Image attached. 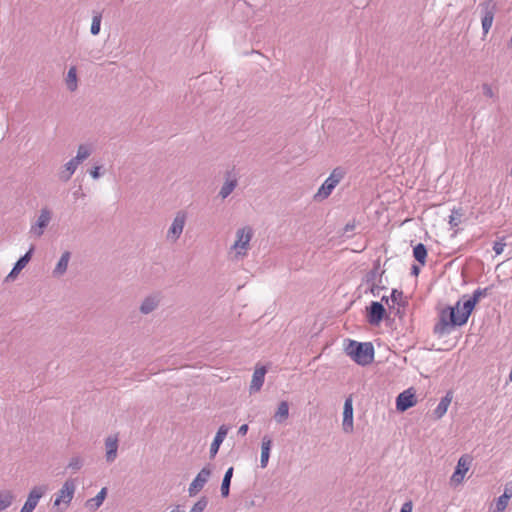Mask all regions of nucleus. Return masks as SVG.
Here are the masks:
<instances>
[{
	"label": "nucleus",
	"mask_w": 512,
	"mask_h": 512,
	"mask_svg": "<svg viewBox=\"0 0 512 512\" xmlns=\"http://www.w3.org/2000/svg\"><path fill=\"white\" fill-rule=\"evenodd\" d=\"M466 311V301L459 300L455 306H448L441 310L439 321L434 326V333L443 336L449 334L455 326H462L467 323L471 313Z\"/></svg>",
	"instance_id": "1"
},
{
	"label": "nucleus",
	"mask_w": 512,
	"mask_h": 512,
	"mask_svg": "<svg viewBox=\"0 0 512 512\" xmlns=\"http://www.w3.org/2000/svg\"><path fill=\"white\" fill-rule=\"evenodd\" d=\"M344 351L353 361L361 366L370 364L374 359V348L369 342L361 343L355 340H347Z\"/></svg>",
	"instance_id": "2"
},
{
	"label": "nucleus",
	"mask_w": 512,
	"mask_h": 512,
	"mask_svg": "<svg viewBox=\"0 0 512 512\" xmlns=\"http://www.w3.org/2000/svg\"><path fill=\"white\" fill-rule=\"evenodd\" d=\"M254 231L250 226L238 228L235 232V241L231 245L229 253L232 254L233 260H241L248 255L251 248L250 242L253 238Z\"/></svg>",
	"instance_id": "3"
},
{
	"label": "nucleus",
	"mask_w": 512,
	"mask_h": 512,
	"mask_svg": "<svg viewBox=\"0 0 512 512\" xmlns=\"http://www.w3.org/2000/svg\"><path fill=\"white\" fill-rule=\"evenodd\" d=\"M76 491V484L73 479L66 480L60 490L56 493L53 506L57 512H64L70 505Z\"/></svg>",
	"instance_id": "4"
},
{
	"label": "nucleus",
	"mask_w": 512,
	"mask_h": 512,
	"mask_svg": "<svg viewBox=\"0 0 512 512\" xmlns=\"http://www.w3.org/2000/svg\"><path fill=\"white\" fill-rule=\"evenodd\" d=\"M345 171L337 167L335 168L329 177L324 181V183L320 186L317 193L314 196L315 200L322 201L328 198L335 187L340 183V181L344 178Z\"/></svg>",
	"instance_id": "5"
},
{
	"label": "nucleus",
	"mask_w": 512,
	"mask_h": 512,
	"mask_svg": "<svg viewBox=\"0 0 512 512\" xmlns=\"http://www.w3.org/2000/svg\"><path fill=\"white\" fill-rule=\"evenodd\" d=\"M186 222L187 213L183 210H179L178 212H176L172 220V223L166 233L167 242L174 244L180 239Z\"/></svg>",
	"instance_id": "6"
},
{
	"label": "nucleus",
	"mask_w": 512,
	"mask_h": 512,
	"mask_svg": "<svg viewBox=\"0 0 512 512\" xmlns=\"http://www.w3.org/2000/svg\"><path fill=\"white\" fill-rule=\"evenodd\" d=\"M478 9L481 15L483 33L486 35L492 27L497 4L494 0H486L478 5Z\"/></svg>",
	"instance_id": "7"
},
{
	"label": "nucleus",
	"mask_w": 512,
	"mask_h": 512,
	"mask_svg": "<svg viewBox=\"0 0 512 512\" xmlns=\"http://www.w3.org/2000/svg\"><path fill=\"white\" fill-rule=\"evenodd\" d=\"M52 219V212L48 207L41 208L37 220L31 225L29 233L40 238Z\"/></svg>",
	"instance_id": "8"
},
{
	"label": "nucleus",
	"mask_w": 512,
	"mask_h": 512,
	"mask_svg": "<svg viewBox=\"0 0 512 512\" xmlns=\"http://www.w3.org/2000/svg\"><path fill=\"white\" fill-rule=\"evenodd\" d=\"M48 488L46 485H38L34 486L28 497L21 508L20 512H33L36 506L38 505L39 500L46 494Z\"/></svg>",
	"instance_id": "9"
},
{
	"label": "nucleus",
	"mask_w": 512,
	"mask_h": 512,
	"mask_svg": "<svg viewBox=\"0 0 512 512\" xmlns=\"http://www.w3.org/2000/svg\"><path fill=\"white\" fill-rule=\"evenodd\" d=\"M210 476L211 469L209 467H203L189 485V496H195L199 491H201L208 482Z\"/></svg>",
	"instance_id": "10"
},
{
	"label": "nucleus",
	"mask_w": 512,
	"mask_h": 512,
	"mask_svg": "<svg viewBox=\"0 0 512 512\" xmlns=\"http://www.w3.org/2000/svg\"><path fill=\"white\" fill-rule=\"evenodd\" d=\"M417 399L415 393L411 389L401 392L396 399V409L400 412H404L409 408L415 406Z\"/></svg>",
	"instance_id": "11"
},
{
	"label": "nucleus",
	"mask_w": 512,
	"mask_h": 512,
	"mask_svg": "<svg viewBox=\"0 0 512 512\" xmlns=\"http://www.w3.org/2000/svg\"><path fill=\"white\" fill-rule=\"evenodd\" d=\"M342 429L345 433H352L354 430L353 402L351 397L346 398L344 402Z\"/></svg>",
	"instance_id": "12"
},
{
	"label": "nucleus",
	"mask_w": 512,
	"mask_h": 512,
	"mask_svg": "<svg viewBox=\"0 0 512 512\" xmlns=\"http://www.w3.org/2000/svg\"><path fill=\"white\" fill-rule=\"evenodd\" d=\"M119 438L117 434L109 435L105 438V458L108 463L116 460L118 455Z\"/></svg>",
	"instance_id": "13"
},
{
	"label": "nucleus",
	"mask_w": 512,
	"mask_h": 512,
	"mask_svg": "<svg viewBox=\"0 0 512 512\" xmlns=\"http://www.w3.org/2000/svg\"><path fill=\"white\" fill-rule=\"evenodd\" d=\"M470 460L466 456L460 457L457 462V466L455 468L454 473L451 476V484L459 485L463 482L465 474L469 470Z\"/></svg>",
	"instance_id": "14"
},
{
	"label": "nucleus",
	"mask_w": 512,
	"mask_h": 512,
	"mask_svg": "<svg viewBox=\"0 0 512 512\" xmlns=\"http://www.w3.org/2000/svg\"><path fill=\"white\" fill-rule=\"evenodd\" d=\"M160 302L161 295L159 293L150 294L142 300L139 311L143 315H148L158 308Z\"/></svg>",
	"instance_id": "15"
},
{
	"label": "nucleus",
	"mask_w": 512,
	"mask_h": 512,
	"mask_svg": "<svg viewBox=\"0 0 512 512\" xmlns=\"http://www.w3.org/2000/svg\"><path fill=\"white\" fill-rule=\"evenodd\" d=\"M385 312V308L380 302L373 301L368 309V322L378 325L383 320Z\"/></svg>",
	"instance_id": "16"
},
{
	"label": "nucleus",
	"mask_w": 512,
	"mask_h": 512,
	"mask_svg": "<svg viewBox=\"0 0 512 512\" xmlns=\"http://www.w3.org/2000/svg\"><path fill=\"white\" fill-rule=\"evenodd\" d=\"M266 373L267 368L265 366H256L250 383V393H255L261 390Z\"/></svg>",
	"instance_id": "17"
},
{
	"label": "nucleus",
	"mask_w": 512,
	"mask_h": 512,
	"mask_svg": "<svg viewBox=\"0 0 512 512\" xmlns=\"http://www.w3.org/2000/svg\"><path fill=\"white\" fill-rule=\"evenodd\" d=\"M33 251L34 247L32 246L30 247L28 252L15 263L14 267L6 277V281L14 280L17 277V275L26 267V265L31 260Z\"/></svg>",
	"instance_id": "18"
},
{
	"label": "nucleus",
	"mask_w": 512,
	"mask_h": 512,
	"mask_svg": "<svg viewBox=\"0 0 512 512\" xmlns=\"http://www.w3.org/2000/svg\"><path fill=\"white\" fill-rule=\"evenodd\" d=\"M79 165L80 164L78 162H75V160L71 158L58 172L59 180L62 182L69 181Z\"/></svg>",
	"instance_id": "19"
},
{
	"label": "nucleus",
	"mask_w": 512,
	"mask_h": 512,
	"mask_svg": "<svg viewBox=\"0 0 512 512\" xmlns=\"http://www.w3.org/2000/svg\"><path fill=\"white\" fill-rule=\"evenodd\" d=\"M227 433H228V427H226L225 425L220 426V428L218 429V431L214 437V440L210 446V457L211 458H214L216 456V454L218 453L219 447L222 444V442L224 441Z\"/></svg>",
	"instance_id": "20"
},
{
	"label": "nucleus",
	"mask_w": 512,
	"mask_h": 512,
	"mask_svg": "<svg viewBox=\"0 0 512 512\" xmlns=\"http://www.w3.org/2000/svg\"><path fill=\"white\" fill-rule=\"evenodd\" d=\"M70 258H71V253L69 251H65L62 253L60 259L58 260V262L52 272L54 277L59 278L66 273V271L68 269V264H69Z\"/></svg>",
	"instance_id": "21"
},
{
	"label": "nucleus",
	"mask_w": 512,
	"mask_h": 512,
	"mask_svg": "<svg viewBox=\"0 0 512 512\" xmlns=\"http://www.w3.org/2000/svg\"><path fill=\"white\" fill-rule=\"evenodd\" d=\"M489 288H478L476 289L472 296L468 299H465L466 301V311L468 313H471L475 307V305L480 301L481 298L486 297L488 295Z\"/></svg>",
	"instance_id": "22"
},
{
	"label": "nucleus",
	"mask_w": 512,
	"mask_h": 512,
	"mask_svg": "<svg viewBox=\"0 0 512 512\" xmlns=\"http://www.w3.org/2000/svg\"><path fill=\"white\" fill-rule=\"evenodd\" d=\"M272 447V440L268 436H264L262 438L261 442V456H260V466L261 468H266L269 457H270V451Z\"/></svg>",
	"instance_id": "23"
},
{
	"label": "nucleus",
	"mask_w": 512,
	"mask_h": 512,
	"mask_svg": "<svg viewBox=\"0 0 512 512\" xmlns=\"http://www.w3.org/2000/svg\"><path fill=\"white\" fill-rule=\"evenodd\" d=\"M453 395L452 392H447L446 395L440 400L439 404L434 410V416L436 419H441L447 412L449 405L451 404Z\"/></svg>",
	"instance_id": "24"
},
{
	"label": "nucleus",
	"mask_w": 512,
	"mask_h": 512,
	"mask_svg": "<svg viewBox=\"0 0 512 512\" xmlns=\"http://www.w3.org/2000/svg\"><path fill=\"white\" fill-rule=\"evenodd\" d=\"M65 84L67 89L70 92H75L78 88V76H77V68L75 66H71L65 77Z\"/></svg>",
	"instance_id": "25"
},
{
	"label": "nucleus",
	"mask_w": 512,
	"mask_h": 512,
	"mask_svg": "<svg viewBox=\"0 0 512 512\" xmlns=\"http://www.w3.org/2000/svg\"><path fill=\"white\" fill-rule=\"evenodd\" d=\"M384 271L380 270V265L377 263L373 269L366 274V283L374 288L375 283H381V278Z\"/></svg>",
	"instance_id": "26"
},
{
	"label": "nucleus",
	"mask_w": 512,
	"mask_h": 512,
	"mask_svg": "<svg viewBox=\"0 0 512 512\" xmlns=\"http://www.w3.org/2000/svg\"><path fill=\"white\" fill-rule=\"evenodd\" d=\"M289 417V404L287 401H281L278 404L277 410L274 413V420L281 424L285 422Z\"/></svg>",
	"instance_id": "27"
},
{
	"label": "nucleus",
	"mask_w": 512,
	"mask_h": 512,
	"mask_svg": "<svg viewBox=\"0 0 512 512\" xmlns=\"http://www.w3.org/2000/svg\"><path fill=\"white\" fill-rule=\"evenodd\" d=\"M107 496V488L106 487H103L99 492L98 494L87 500L86 502V507L91 509V510H96L98 509L104 502L105 498Z\"/></svg>",
	"instance_id": "28"
},
{
	"label": "nucleus",
	"mask_w": 512,
	"mask_h": 512,
	"mask_svg": "<svg viewBox=\"0 0 512 512\" xmlns=\"http://www.w3.org/2000/svg\"><path fill=\"white\" fill-rule=\"evenodd\" d=\"M237 184L236 178L227 177L219 191V197L226 199L237 187Z\"/></svg>",
	"instance_id": "29"
},
{
	"label": "nucleus",
	"mask_w": 512,
	"mask_h": 512,
	"mask_svg": "<svg viewBox=\"0 0 512 512\" xmlns=\"http://www.w3.org/2000/svg\"><path fill=\"white\" fill-rule=\"evenodd\" d=\"M92 152H93V149L90 145L80 144L77 148L76 156L73 157V159L75 160V162H78L79 164H81L83 161H85L87 158L90 157Z\"/></svg>",
	"instance_id": "30"
},
{
	"label": "nucleus",
	"mask_w": 512,
	"mask_h": 512,
	"mask_svg": "<svg viewBox=\"0 0 512 512\" xmlns=\"http://www.w3.org/2000/svg\"><path fill=\"white\" fill-rule=\"evenodd\" d=\"M15 499V495L10 490L0 491V511L10 507Z\"/></svg>",
	"instance_id": "31"
},
{
	"label": "nucleus",
	"mask_w": 512,
	"mask_h": 512,
	"mask_svg": "<svg viewBox=\"0 0 512 512\" xmlns=\"http://www.w3.org/2000/svg\"><path fill=\"white\" fill-rule=\"evenodd\" d=\"M233 467H230L227 469V471L224 474L222 484H221V495L222 497H228L230 492V483L233 476Z\"/></svg>",
	"instance_id": "32"
},
{
	"label": "nucleus",
	"mask_w": 512,
	"mask_h": 512,
	"mask_svg": "<svg viewBox=\"0 0 512 512\" xmlns=\"http://www.w3.org/2000/svg\"><path fill=\"white\" fill-rule=\"evenodd\" d=\"M101 22H102V12L93 11L92 22H91V26H90V33L93 36H97L100 33Z\"/></svg>",
	"instance_id": "33"
},
{
	"label": "nucleus",
	"mask_w": 512,
	"mask_h": 512,
	"mask_svg": "<svg viewBox=\"0 0 512 512\" xmlns=\"http://www.w3.org/2000/svg\"><path fill=\"white\" fill-rule=\"evenodd\" d=\"M413 256L421 265H425L427 258V249L425 245L418 243L413 249Z\"/></svg>",
	"instance_id": "34"
},
{
	"label": "nucleus",
	"mask_w": 512,
	"mask_h": 512,
	"mask_svg": "<svg viewBox=\"0 0 512 512\" xmlns=\"http://www.w3.org/2000/svg\"><path fill=\"white\" fill-rule=\"evenodd\" d=\"M464 216L463 210L461 208L459 209H453L451 212V215L449 217V224L452 228L458 227L461 222L462 218Z\"/></svg>",
	"instance_id": "35"
},
{
	"label": "nucleus",
	"mask_w": 512,
	"mask_h": 512,
	"mask_svg": "<svg viewBox=\"0 0 512 512\" xmlns=\"http://www.w3.org/2000/svg\"><path fill=\"white\" fill-rule=\"evenodd\" d=\"M510 497L511 494H508L507 491H505L504 494L497 499L496 509L494 512H503L508 505Z\"/></svg>",
	"instance_id": "36"
},
{
	"label": "nucleus",
	"mask_w": 512,
	"mask_h": 512,
	"mask_svg": "<svg viewBox=\"0 0 512 512\" xmlns=\"http://www.w3.org/2000/svg\"><path fill=\"white\" fill-rule=\"evenodd\" d=\"M84 464V460L80 456H73L67 465V468L72 470L73 472L79 471Z\"/></svg>",
	"instance_id": "37"
},
{
	"label": "nucleus",
	"mask_w": 512,
	"mask_h": 512,
	"mask_svg": "<svg viewBox=\"0 0 512 512\" xmlns=\"http://www.w3.org/2000/svg\"><path fill=\"white\" fill-rule=\"evenodd\" d=\"M208 500L206 497H201L192 507L190 512H203L207 507Z\"/></svg>",
	"instance_id": "38"
},
{
	"label": "nucleus",
	"mask_w": 512,
	"mask_h": 512,
	"mask_svg": "<svg viewBox=\"0 0 512 512\" xmlns=\"http://www.w3.org/2000/svg\"><path fill=\"white\" fill-rule=\"evenodd\" d=\"M482 93L487 98H494L495 97V93H494L491 85H489L487 83H484L482 85Z\"/></svg>",
	"instance_id": "39"
},
{
	"label": "nucleus",
	"mask_w": 512,
	"mask_h": 512,
	"mask_svg": "<svg viewBox=\"0 0 512 512\" xmlns=\"http://www.w3.org/2000/svg\"><path fill=\"white\" fill-rule=\"evenodd\" d=\"M505 246H506V244L502 240L495 242L493 245V250H494L495 254L496 255L502 254Z\"/></svg>",
	"instance_id": "40"
},
{
	"label": "nucleus",
	"mask_w": 512,
	"mask_h": 512,
	"mask_svg": "<svg viewBox=\"0 0 512 512\" xmlns=\"http://www.w3.org/2000/svg\"><path fill=\"white\" fill-rule=\"evenodd\" d=\"M101 166H94L89 170V175L94 179L97 180L101 177Z\"/></svg>",
	"instance_id": "41"
},
{
	"label": "nucleus",
	"mask_w": 512,
	"mask_h": 512,
	"mask_svg": "<svg viewBox=\"0 0 512 512\" xmlns=\"http://www.w3.org/2000/svg\"><path fill=\"white\" fill-rule=\"evenodd\" d=\"M403 293L401 291H398L397 289H393L391 293V300L394 303L399 304V301L402 299Z\"/></svg>",
	"instance_id": "42"
},
{
	"label": "nucleus",
	"mask_w": 512,
	"mask_h": 512,
	"mask_svg": "<svg viewBox=\"0 0 512 512\" xmlns=\"http://www.w3.org/2000/svg\"><path fill=\"white\" fill-rule=\"evenodd\" d=\"M413 509V503L412 501H407L403 503L401 506L400 512H412Z\"/></svg>",
	"instance_id": "43"
},
{
	"label": "nucleus",
	"mask_w": 512,
	"mask_h": 512,
	"mask_svg": "<svg viewBox=\"0 0 512 512\" xmlns=\"http://www.w3.org/2000/svg\"><path fill=\"white\" fill-rule=\"evenodd\" d=\"M370 287V290H371V293L373 295H378L379 294V291L380 289H382L383 287L380 286V283H375V286L374 288H372V286H369Z\"/></svg>",
	"instance_id": "44"
},
{
	"label": "nucleus",
	"mask_w": 512,
	"mask_h": 512,
	"mask_svg": "<svg viewBox=\"0 0 512 512\" xmlns=\"http://www.w3.org/2000/svg\"><path fill=\"white\" fill-rule=\"evenodd\" d=\"M247 432H248V425H247V424H243V425H241V426L239 427V429H238V434H240V435H242V436L246 435V434H247Z\"/></svg>",
	"instance_id": "45"
},
{
	"label": "nucleus",
	"mask_w": 512,
	"mask_h": 512,
	"mask_svg": "<svg viewBox=\"0 0 512 512\" xmlns=\"http://www.w3.org/2000/svg\"><path fill=\"white\" fill-rule=\"evenodd\" d=\"M419 271H420L419 267L416 266V265H413V267H412V274L417 276L419 274Z\"/></svg>",
	"instance_id": "46"
},
{
	"label": "nucleus",
	"mask_w": 512,
	"mask_h": 512,
	"mask_svg": "<svg viewBox=\"0 0 512 512\" xmlns=\"http://www.w3.org/2000/svg\"><path fill=\"white\" fill-rule=\"evenodd\" d=\"M382 301H385L386 303H388V298L386 296H383Z\"/></svg>",
	"instance_id": "47"
},
{
	"label": "nucleus",
	"mask_w": 512,
	"mask_h": 512,
	"mask_svg": "<svg viewBox=\"0 0 512 512\" xmlns=\"http://www.w3.org/2000/svg\"><path fill=\"white\" fill-rule=\"evenodd\" d=\"M171 512H182L179 508L172 510Z\"/></svg>",
	"instance_id": "48"
}]
</instances>
